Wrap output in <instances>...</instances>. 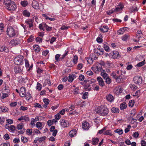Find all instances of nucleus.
Returning <instances> with one entry per match:
<instances>
[{"label":"nucleus","instance_id":"1","mask_svg":"<svg viewBox=\"0 0 146 146\" xmlns=\"http://www.w3.org/2000/svg\"><path fill=\"white\" fill-rule=\"evenodd\" d=\"M5 7L9 11H13L17 7L15 3L11 0H4Z\"/></svg>","mask_w":146,"mask_h":146},{"label":"nucleus","instance_id":"2","mask_svg":"<svg viewBox=\"0 0 146 146\" xmlns=\"http://www.w3.org/2000/svg\"><path fill=\"white\" fill-rule=\"evenodd\" d=\"M96 112L100 115L103 116L107 115L108 113L109 110L104 105H101L98 107L96 110Z\"/></svg>","mask_w":146,"mask_h":146},{"label":"nucleus","instance_id":"3","mask_svg":"<svg viewBox=\"0 0 146 146\" xmlns=\"http://www.w3.org/2000/svg\"><path fill=\"white\" fill-rule=\"evenodd\" d=\"M7 34L10 37H12L16 35V31L14 28L11 27H9L7 30Z\"/></svg>","mask_w":146,"mask_h":146},{"label":"nucleus","instance_id":"4","mask_svg":"<svg viewBox=\"0 0 146 146\" xmlns=\"http://www.w3.org/2000/svg\"><path fill=\"white\" fill-rule=\"evenodd\" d=\"M23 57L22 56H18L15 57L14 60L15 64L19 65L22 64L23 61Z\"/></svg>","mask_w":146,"mask_h":146},{"label":"nucleus","instance_id":"5","mask_svg":"<svg viewBox=\"0 0 146 146\" xmlns=\"http://www.w3.org/2000/svg\"><path fill=\"white\" fill-rule=\"evenodd\" d=\"M133 81L136 84L140 85L142 82V79L140 76H136L133 79Z\"/></svg>","mask_w":146,"mask_h":146},{"label":"nucleus","instance_id":"6","mask_svg":"<svg viewBox=\"0 0 146 146\" xmlns=\"http://www.w3.org/2000/svg\"><path fill=\"white\" fill-rule=\"evenodd\" d=\"M110 54L112 56L113 59L119 58L120 57V55L119 52L116 51L111 52Z\"/></svg>","mask_w":146,"mask_h":146},{"label":"nucleus","instance_id":"7","mask_svg":"<svg viewBox=\"0 0 146 146\" xmlns=\"http://www.w3.org/2000/svg\"><path fill=\"white\" fill-rule=\"evenodd\" d=\"M82 128L84 130H88L90 127L89 123L86 121H84L82 124Z\"/></svg>","mask_w":146,"mask_h":146},{"label":"nucleus","instance_id":"8","mask_svg":"<svg viewBox=\"0 0 146 146\" xmlns=\"http://www.w3.org/2000/svg\"><path fill=\"white\" fill-rule=\"evenodd\" d=\"M33 23L32 20L29 19L26 21L25 23V25L26 26L28 27L29 28H31L33 26Z\"/></svg>","mask_w":146,"mask_h":146},{"label":"nucleus","instance_id":"9","mask_svg":"<svg viewBox=\"0 0 146 146\" xmlns=\"http://www.w3.org/2000/svg\"><path fill=\"white\" fill-rule=\"evenodd\" d=\"M20 43V41L18 39H15L11 40L10 43L13 46H16L17 44H19Z\"/></svg>","mask_w":146,"mask_h":146},{"label":"nucleus","instance_id":"10","mask_svg":"<svg viewBox=\"0 0 146 146\" xmlns=\"http://www.w3.org/2000/svg\"><path fill=\"white\" fill-rule=\"evenodd\" d=\"M32 5L33 7L35 9H38L39 8L38 3L36 1L34 0L33 1Z\"/></svg>","mask_w":146,"mask_h":146},{"label":"nucleus","instance_id":"11","mask_svg":"<svg viewBox=\"0 0 146 146\" xmlns=\"http://www.w3.org/2000/svg\"><path fill=\"white\" fill-rule=\"evenodd\" d=\"M111 76L115 79L116 81H118L119 82L121 81V79L122 78H120V76H117L115 73L112 72L111 74Z\"/></svg>","mask_w":146,"mask_h":146},{"label":"nucleus","instance_id":"12","mask_svg":"<svg viewBox=\"0 0 146 146\" xmlns=\"http://www.w3.org/2000/svg\"><path fill=\"white\" fill-rule=\"evenodd\" d=\"M60 124L61 126L64 127L68 126V122L66 121L64 119H62L61 120Z\"/></svg>","mask_w":146,"mask_h":146},{"label":"nucleus","instance_id":"13","mask_svg":"<svg viewBox=\"0 0 146 146\" xmlns=\"http://www.w3.org/2000/svg\"><path fill=\"white\" fill-rule=\"evenodd\" d=\"M109 28L107 26H102L100 27V30L102 32L105 33L107 32Z\"/></svg>","mask_w":146,"mask_h":146},{"label":"nucleus","instance_id":"14","mask_svg":"<svg viewBox=\"0 0 146 146\" xmlns=\"http://www.w3.org/2000/svg\"><path fill=\"white\" fill-rule=\"evenodd\" d=\"M106 99L108 101L110 102H112L114 100L113 96L110 94H109L106 96Z\"/></svg>","mask_w":146,"mask_h":146},{"label":"nucleus","instance_id":"15","mask_svg":"<svg viewBox=\"0 0 146 146\" xmlns=\"http://www.w3.org/2000/svg\"><path fill=\"white\" fill-rule=\"evenodd\" d=\"M76 77V76L74 74H72L71 75H69V79L68 80V82H72L74 80V78H75Z\"/></svg>","mask_w":146,"mask_h":146},{"label":"nucleus","instance_id":"16","mask_svg":"<svg viewBox=\"0 0 146 146\" xmlns=\"http://www.w3.org/2000/svg\"><path fill=\"white\" fill-rule=\"evenodd\" d=\"M99 140V139L98 138H93L92 139V143L94 145H97Z\"/></svg>","mask_w":146,"mask_h":146},{"label":"nucleus","instance_id":"17","mask_svg":"<svg viewBox=\"0 0 146 146\" xmlns=\"http://www.w3.org/2000/svg\"><path fill=\"white\" fill-rule=\"evenodd\" d=\"M127 105L125 102H123L121 103L120 105V109L123 110L126 108Z\"/></svg>","mask_w":146,"mask_h":146},{"label":"nucleus","instance_id":"18","mask_svg":"<svg viewBox=\"0 0 146 146\" xmlns=\"http://www.w3.org/2000/svg\"><path fill=\"white\" fill-rule=\"evenodd\" d=\"M126 29V28H123L120 29L117 31V34L118 35H122L124 33Z\"/></svg>","mask_w":146,"mask_h":146},{"label":"nucleus","instance_id":"19","mask_svg":"<svg viewBox=\"0 0 146 146\" xmlns=\"http://www.w3.org/2000/svg\"><path fill=\"white\" fill-rule=\"evenodd\" d=\"M34 50L37 52H39L40 50V48L39 46L37 45H34L33 46Z\"/></svg>","mask_w":146,"mask_h":146},{"label":"nucleus","instance_id":"20","mask_svg":"<svg viewBox=\"0 0 146 146\" xmlns=\"http://www.w3.org/2000/svg\"><path fill=\"white\" fill-rule=\"evenodd\" d=\"M5 51V52H7L9 51L8 48L5 46H0V52Z\"/></svg>","mask_w":146,"mask_h":146},{"label":"nucleus","instance_id":"21","mask_svg":"<svg viewBox=\"0 0 146 146\" xmlns=\"http://www.w3.org/2000/svg\"><path fill=\"white\" fill-rule=\"evenodd\" d=\"M111 112L114 113H118L119 112V108H117L113 107L111 109Z\"/></svg>","mask_w":146,"mask_h":146},{"label":"nucleus","instance_id":"22","mask_svg":"<svg viewBox=\"0 0 146 146\" xmlns=\"http://www.w3.org/2000/svg\"><path fill=\"white\" fill-rule=\"evenodd\" d=\"M123 7V5H119L115 8L116 12L119 11L121 10Z\"/></svg>","mask_w":146,"mask_h":146},{"label":"nucleus","instance_id":"23","mask_svg":"<svg viewBox=\"0 0 146 146\" xmlns=\"http://www.w3.org/2000/svg\"><path fill=\"white\" fill-rule=\"evenodd\" d=\"M14 72L15 73L17 74L20 72L21 71V69L19 67L17 66L14 68Z\"/></svg>","mask_w":146,"mask_h":146},{"label":"nucleus","instance_id":"24","mask_svg":"<svg viewBox=\"0 0 146 146\" xmlns=\"http://www.w3.org/2000/svg\"><path fill=\"white\" fill-rule=\"evenodd\" d=\"M114 132L117 133L119 135H121L123 133V131L121 129H117L114 131Z\"/></svg>","mask_w":146,"mask_h":146},{"label":"nucleus","instance_id":"25","mask_svg":"<svg viewBox=\"0 0 146 146\" xmlns=\"http://www.w3.org/2000/svg\"><path fill=\"white\" fill-rule=\"evenodd\" d=\"M36 126L39 129H42V124L40 122H37L36 124Z\"/></svg>","mask_w":146,"mask_h":146},{"label":"nucleus","instance_id":"26","mask_svg":"<svg viewBox=\"0 0 146 146\" xmlns=\"http://www.w3.org/2000/svg\"><path fill=\"white\" fill-rule=\"evenodd\" d=\"M76 131L75 130H72L69 132V135L71 137H73L76 134Z\"/></svg>","mask_w":146,"mask_h":146},{"label":"nucleus","instance_id":"27","mask_svg":"<svg viewBox=\"0 0 146 146\" xmlns=\"http://www.w3.org/2000/svg\"><path fill=\"white\" fill-rule=\"evenodd\" d=\"M129 10L130 12L131 13L138 11V10L137 9V7L135 6H133L131 7L130 9Z\"/></svg>","mask_w":146,"mask_h":146},{"label":"nucleus","instance_id":"28","mask_svg":"<svg viewBox=\"0 0 146 146\" xmlns=\"http://www.w3.org/2000/svg\"><path fill=\"white\" fill-rule=\"evenodd\" d=\"M94 68H94L93 67H92V70H94V71L95 73H98V72L100 71L101 70L102 68L98 67V66H96V68L97 69V70H96V71H95V70H94Z\"/></svg>","mask_w":146,"mask_h":146},{"label":"nucleus","instance_id":"29","mask_svg":"<svg viewBox=\"0 0 146 146\" xmlns=\"http://www.w3.org/2000/svg\"><path fill=\"white\" fill-rule=\"evenodd\" d=\"M94 51L95 53L96 54L98 55V56L101 54V53L100 52V50H99V48L94 49Z\"/></svg>","mask_w":146,"mask_h":146},{"label":"nucleus","instance_id":"30","mask_svg":"<svg viewBox=\"0 0 146 146\" xmlns=\"http://www.w3.org/2000/svg\"><path fill=\"white\" fill-rule=\"evenodd\" d=\"M31 98V96L29 92H27L26 95H25V98L26 100H29Z\"/></svg>","mask_w":146,"mask_h":146},{"label":"nucleus","instance_id":"31","mask_svg":"<svg viewBox=\"0 0 146 146\" xmlns=\"http://www.w3.org/2000/svg\"><path fill=\"white\" fill-rule=\"evenodd\" d=\"M129 36V35L127 34L124 35L121 37L122 40L124 41H126L127 38Z\"/></svg>","mask_w":146,"mask_h":146},{"label":"nucleus","instance_id":"32","mask_svg":"<svg viewBox=\"0 0 146 146\" xmlns=\"http://www.w3.org/2000/svg\"><path fill=\"white\" fill-rule=\"evenodd\" d=\"M106 64L108 65V66L110 68H113L114 66L113 64L111 63V62L107 61L106 62Z\"/></svg>","mask_w":146,"mask_h":146},{"label":"nucleus","instance_id":"33","mask_svg":"<svg viewBox=\"0 0 146 146\" xmlns=\"http://www.w3.org/2000/svg\"><path fill=\"white\" fill-rule=\"evenodd\" d=\"M43 101L46 105H44L43 106L46 108V107L47 106V105L49 103V100L48 99L45 98L44 99Z\"/></svg>","mask_w":146,"mask_h":146},{"label":"nucleus","instance_id":"34","mask_svg":"<svg viewBox=\"0 0 146 146\" xmlns=\"http://www.w3.org/2000/svg\"><path fill=\"white\" fill-rule=\"evenodd\" d=\"M21 5L23 7H25L27 6L28 4V2L26 1H21Z\"/></svg>","mask_w":146,"mask_h":146},{"label":"nucleus","instance_id":"35","mask_svg":"<svg viewBox=\"0 0 146 146\" xmlns=\"http://www.w3.org/2000/svg\"><path fill=\"white\" fill-rule=\"evenodd\" d=\"M135 102V101L134 100H130L129 103V106L131 107H133L134 105Z\"/></svg>","mask_w":146,"mask_h":146},{"label":"nucleus","instance_id":"36","mask_svg":"<svg viewBox=\"0 0 146 146\" xmlns=\"http://www.w3.org/2000/svg\"><path fill=\"white\" fill-rule=\"evenodd\" d=\"M23 14L25 16L29 17L30 15V13L27 10H25L23 12Z\"/></svg>","mask_w":146,"mask_h":146},{"label":"nucleus","instance_id":"37","mask_svg":"<svg viewBox=\"0 0 146 146\" xmlns=\"http://www.w3.org/2000/svg\"><path fill=\"white\" fill-rule=\"evenodd\" d=\"M3 92H6L8 93L9 92V88L7 86H5L2 89Z\"/></svg>","mask_w":146,"mask_h":146},{"label":"nucleus","instance_id":"38","mask_svg":"<svg viewBox=\"0 0 146 146\" xmlns=\"http://www.w3.org/2000/svg\"><path fill=\"white\" fill-rule=\"evenodd\" d=\"M23 127V123H21L17 125V128L18 130H20L22 129Z\"/></svg>","mask_w":146,"mask_h":146},{"label":"nucleus","instance_id":"39","mask_svg":"<svg viewBox=\"0 0 146 146\" xmlns=\"http://www.w3.org/2000/svg\"><path fill=\"white\" fill-rule=\"evenodd\" d=\"M145 60H144L143 61L139 62L137 65V66L139 67L142 66L145 64Z\"/></svg>","mask_w":146,"mask_h":146},{"label":"nucleus","instance_id":"40","mask_svg":"<svg viewBox=\"0 0 146 146\" xmlns=\"http://www.w3.org/2000/svg\"><path fill=\"white\" fill-rule=\"evenodd\" d=\"M104 135H109L110 136H112V134L111 131V130H108L106 131L104 133Z\"/></svg>","mask_w":146,"mask_h":146},{"label":"nucleus","instance_id":"41","mask_svg":"<svg viewBox=\"0 0 146 146\" xmlns=\"http://www.w3.org/2000/svg\"><path fill=\"white\" fill-rule=\"evenodd\" d=\"M104 48L106 52H108L110 50L109 47L105 44L104 45Z\"/></svg>","mask_w":146,"mask_h":146},{"label":"nucleus","instance_id":"42","mask_svg":"<svg viewBox=\"0 0 146 146\" xmlns=\"http://www.w3.org/2000/svg\"><path fill=\"white\" fill-rule=\"evenodd\" d=\"M130 87L131 89L133 90H135L137 87L135 86V85L133 84H131L130 85Z\"/></svg>","mask_w":146,"mask_h":146},{"label":"nucleus","instance_id":"43","mask_svg":"<svg viewBox=\"0 0 146 146\" xmlns=\"http://www.w3.org/2000/svg\"><path fill=\"white\" fill-rule=\"evenodd\" d=\"M79 90H80L79 88H76L73 91V93L74 94H79L80 93Z\"/></svg>","mask_w":146,"mask_h":146},{"label":"nucleus","instance_id":"44","mask_svg":"<svg viewBox=\"0 0 146 146\" xmlns=\"http://www.w3.org/2000/svg\"><path fill=\"white\" fill-rule=\"evenodd\" d=\"M46 137L45 136L42 137L40 138H37V140L39 141L40 142H41L45 140Z\"/></svg>","mask_w":146,"mask_h":146},{"label":"nucleus","instance_id":"45","mask_svg":"<svg viewBox=\"0 0 146 146\" xmlns=\"http://www.w3.org/2000/svg\"><path fill=\"white\" fill-rule=\"evenodd\" d=\"M105 82L107 84H109L111 82V80L108 77L106 78Z\"/></svg>","mask_w":146,"mask_h":146},{"label":"nucleus","instance_id":"46","mask_svg":"<svg viewBox=\"0 0 146 146\" xmlns=\"http://www.w3.org/2000/svg\"><path fill=\"white\" fill-rule=\"evenodd\" d=\"M0 109L3 112H5L7 111L8 110V109L5 107H0Z\"/></svg>","mask_w":146,"mask_h":146},{"label":"nucleus","instance_id":"47","mask_svg":"<svg viewBox=\"0 0 146 146\" xmlns=\"http://www.w3.org/2000/svg\"><path fill=\"white\" fill-rule=\"evenodd\" d=\"M78 59V57L76 55L74 56L73 60V61L74 64H76L77 63Z\"/></svg>","mask_w":146,"mask_h":146},{"label":"nucleus","instance_id":"48","mask_svg":"<svg viewBox=\"0 0 146 146\" xmlns=\"http://www.w3.org/2000/svg\"><path fill=\"white\" fill-rule=\"evenodd\" d=\"M136 113V110L135 109H133L131 111V113H130L131 115L133 117L134 116L135 113Z\"/></svg>","mask_w":146,"mask_h":146},{"label":"nucleus","instance_id":"49","mask_svg":"<svg viewBox=\"0 0 146 146\" xmlns=\"http://www.w3.org/2000/svg\"><path fill=\"white\" fill-rule=\"evenodd\" d=\"M88 96V93L87 92L84 93L82 97V98L84 99H85L87 98Z\"/></svg>","mask_w":146,"mask_h":146},{"label":"nucleus","instance_id":"50","mask_svg":"<svg viewBox=\"0 0 146 146\" xmlns=\"http://www.w3.org/2000/svg\"><path fill=\"white\" fill-rule=\"evenodd\" d=\"M41 86L42 85L40 84L38 82L37 84L36 89L38 90H41Z\"/></svg>","mask_w":146,"mask_h":146},{"label":"nucleus","instance_id":"51","mask_svg":"<svg viewBox=\"0 0 146 146\" xmlns=\"http://www.w3.org/2000/svg\"><path fill=\"white\" fill-rule=\"evenodd\" d=\"M101 74L102 76V77L104 79H106L108 77V75L107 73H101Z\"/></svg>","mask_w":146,"mask_h":146},{"label":"nucleus","instance_id":"52","mask_svg":"<svg viewBox=\"0 0 146 146\" xmlns=\"http://www.w3.org/2000/svg\"><path fill=\"white\" fill-rule=\"evenodd\" d=\"M21 141L23 143H25L27 141V139L23 136H22L21 138Z\"/></svg>","mask_w":146,"mask_h":146},{"label":"nucleus","instance_id":"53","mask_svg":"<svg viewBox=\"0 0 146 146\" xmlns=\"http://www.w3.org/2000/svg\"><path fill=\"white\" fill-rule=\"evenodd\" d=\"M4 138L6 140H7L9 139L10 137L9 135L7 133H6L4 135Z\"/></svg>","mask_w":146,"mask_h":146},{"label":"nucleus","instance_id":"54","mask_svg":"<svg viewBox=\"0 0 146 146\" xmlns=\"http://www.w3.org/2000/svg\"><path fill=\"white\" fill-rule=\"evenodd\" d=\"M25 66L27 68H28L29 66V64L28 60L26 59H25Z\"/></svg>","mask_w":146,"mask_h":146},{"label":"nucleus","instance_id":"55","mask_svg":"<svg viewBox=\"0 0 146 146\" xmlns=\"http://www.w3.org/2000/svg\"><path fill=\"white\" fill-rule=\"evenodd\" d=\"M47 124L49 126H50L53 124V121L51 120H48L47 123Z\"/></svg>","mask_w":146,"mask_h":146},{"label":"nucleus","instance_id":"56","mask_svg":"<svg viewBox=\"0 0 146 146\" xmlns=\"http://www.w3.org/2000/svg\"><path fill=\"white\" fill-rule=\"evenodd\" d=\"M11 131H13L15 130V127L13 125H11L9 127Z\"/></svg>","mask_w":146,"mask_h":146},{"label":"nucleus","instance_id":"57","mask_svg":"<svg viewBox=\"0 0 146 146\" xmlns=\"http://www.w3.org/2000/svg\"><path fill=\"white\" fill-rule=\"evenodd\" d=\"M33 37L31 36L27 39V41L28 42H32L33 41Z\"/></svg>","mask_w":146,"mask_h":146},{"label":"nucleus","instance_id":"58","mask_svg":"<svg viewBox=\"0 0 146 146\" xmlns=\"http://www.w3.org/2000/svg\"><path fill=\"white\" fill-rule=\"evenodd\" d=\"M70 27L69 26L67 27V26H65V25H63L62 27H61L60 29L61 30H65L68 29Z\"/></svg>","mask_w":146,"mask_h":146},{"label":"nucleus","instance_id":"59","mask_svg":"<svg viewBox=\"0 0 146 146\" xmlns=\"http://www.w3.org/2000/svg\"><path fill=\"white\" fill-rule=\"evenodd\" d=\"M106 127H104L103 128V129H102L101 130H99L98 131V133L100 134H102L103 133V132L106 130Z\"/></svg>","mask_w":146,"mask_h":146},{"label":"nucleus","instance_id":"60","mask_svg":"<svg viewBox=\"0 0 146 146\" xmlns=\"http://www.w3.org/2000/svg\"><path fill=\"white\" fill-rule=\"evenodd\" d=\"M113 21L115 22H121L122 20L117 19H112Z\"/></svg>","mask_w":146,"mask_h":146},{"label":"nucleus","instance_id":"61","mask_svg":"<svg viewBox=\"0 0 146 146\" xmlns=\"http://www.w3.org/2000/svg\"><path fill=\"white\" fill-rule=\"evenodd\" d=\"M84 78V76L82 74H81L80 75L79 77V80L81 81L83 80Z\"/></svg>","mask_w":146,"mask_h":146},{"label":"nucleus","instance_id":"62","mask_svg":"<svg viewBox=\"0 0 146 146\" xmlns=\"http://www.w3.org/2000/svg\"><path fill=\"white\" fill-rule=\"evenodd\" d=\"M8 96V95L7 93H3V94L1 97V98L2 99H4L6 98Z\"/></svg>","mask_w":146,"mask_h":146},{"label":"nucleus","instance_id":"63","mask_svg":"<svg viewBox=\"0 0 146 146\" xmlns=\"http://www.w3.org/2000/svg\"><path fill=\"white\" fill-rule=\"evenodd\" d=\"M32 129H28L27 130V133L28 134L31 135L32 134Z\"/></svg>","mask_w":146,"mask_h":146},{"label":"nucleus","instance_id":"64","mask_svg":"<svg viewBox=\"0 0 146 146\" xmlns=\"http://www.w3.org/2000/svg\"><path fill=\"white\" fill-rule=\"evenodd\" d=\"M96 40L98 43H101L102 42V39L100 37H98L96 39Z\"/></svg>","mask_w":146,"mask_h":146}]
</instances>
